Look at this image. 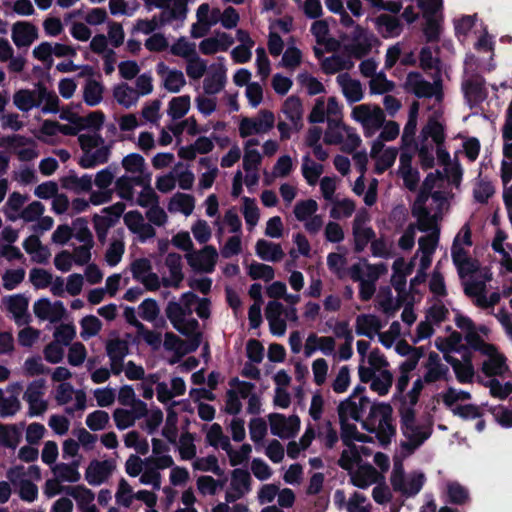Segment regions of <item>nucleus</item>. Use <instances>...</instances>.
<instances>
[{
    "label": "nucleus",
    "instance_id": "nucleus-49",
    "mask_svg": "<svg viewBox=\"0 0 512 512\" xmlns=\"http://www.w3.org/2000/svg\"><path fill=\"white\" fill-rule=\"evenodd\" d=\"M402 431L406 438V442H404L403 445L411 450L419 447L431 435L430 425L418 424L417 422L403 428Z\"/></svg>",
    "mask_w": 512,
    "mask_h": 512
},
{
    "label": "nucleus",
    "instance_id": "nucleus-11",
    "mask_svg": "<svg viewBox=\"0 0 512 512\" xmlns=\"http://www.w3.org/2000/svg\"><path fill=\"white\" fill-rule=\"evenodd\" d=\"M475 350L483 357L481 371L486 377H503L508 373L506 358L494 345L481 342Z\"/></svg>",
    "mask_w": 512,
    "mask_h": 512
},
{
    "label": "nucleus",
    "instance_id": "nucleus-5",
    "mask_svg": "<svg viewBox=\"0 0 512 512\" xmlns=\"http://www.w3.org/2000/svg\"><path fill=\"white\" fill-rule=\"evenodd\" d=\"M82 151L79 165L84 169H93L109 161L112 143L107 142L97 131H87L78 135Z\"/></svg>",
    "mask_w": 512,
    "mask_h": 512
},
{
    "label": "nucleus",
    "instance_id": "nucleus-60",
    "mask_svg": "<svg viewBox=\"0 0 512 512\" xmlns=\"http://www.w3.org/2000/svg\"><path fill=\"white\" fill-rule=\"evenodd\" d=\"M411 161V155L404 152L401 153L399 159V174L402 177L405 186L410 190H414L419 182V173L416 169L412 168Z\"/></svg>",
    "mask_w": 512,
    "mask_h": 512
},
{
    "label": "nucleus",
    "instance_id": "nucleus-12",
    "mask_svg": "<svg viewBox=\"0 0 512 512\" xmlns=\"http://www.w3.org/2000/svg\"><path fill=\"white\" fill-rule=\"evenodd\" d=\"M266 319L271 333L275 336H283L287 329V322H297V309L296 307H285L277 301H270L266 307Z\"/></svg>",
    "mask_w": 512,
    "mask_h": 512
},
{
    "label": "nucleus",
    "instance_id": "nucleus-46",
    "mask_svg": "<svg viewBox=\"0 0 512 512\" xmlns=\"http://www.w3.org/2000/svg\"><path fill=\"white\" fill-rule=\"evenodd\" d=\"M351 483L361 489L377 484L382 478L379 472L369 464H361L349 472Z\"/></svg>",
    "mask_w": 512,
    "mask_h": 512
},
{
    "label": "nucleus",
    "instance_id": "nucleus-1",
    "mask_svg": "<svg viewBox=\"0 0 512 512\" xmlns=\"http://www.w3.org/2000/svg\"><path fill=\"white\" fill-rule=\"evenodd\" d=\"M406 88L417 97L434 98L437 103V108L422 128L417 143L418 157L422 167H433L436 156L438 163L445 165L447 171H451L453 177L458 178L460 176V165L457 162L451 161L450 154L444 145L446 135L445 125L441 119V82L435 80L433 83H430L420 73L411 72L406 78Z\"/></svg>",
    "mask_w": 512,
    "mask_h": 512
},
{
    "label": "nucleus",
    "instance_id": "nucleus-19",
    "mask_svg": "<svg viewBox=\"0 0 512 512\" xmlns=\"http://www.w3.org/2000/svg\"><path fill=\"white\" fill-rule=\"evenodd\" d=\"M226 82V61L224 57H218L209 65L208 71L204 75L203 91L207 95H216L224 89Z\"/></svg>",
    "mask_w": 512,
    "mask_h": 512
},
{
    "label": "nucleus",
    "instance_id": "nucleus-10",
    "mask_svg": "<svg viewBox=\"0 0 512 512\" xmlns=\"http://www.w3.org/2000/svg\"><path fill=\"white\" fill-rule=\"evenodd\" d=\"M351 118L359 123L365 137H372L384 124V111L377 105L360 104L353 107Z\"/></svg>",
    "mask_w": 512,
    "mask_h": 512
},
{
    "label": "nucleus",
    "instance_id": "nucleus-30",
    "mask_svg": "<svg viewBox=\"0 0 512 512\" xmlns=\"http://www.w3.org/2000/svg\"><path fill=\"white\" fill-rule=\"evenodd\" d=\"M124 210L125 205L121 202H117L104 208L101 214L94 216V228L100 240L106 237L107 230L118 221L120 216L124 213Z\"/></svg>",
    "mask_w": 512,
    "mask_h": 512
},
{
    "label": "nucleus",
    "instance_id": "nucleus-34",
    "mask_svg": "<svg viewBox=\"0 0 512 512\" xmlns=\"http://www.w3.org/2000/svg\"><path fill=\"white\" fill-rule=\"evenodd\" d=\"M156 72L161 78L164 89L170 93H178L186 85L184 73L176 68H170L164 62L156 65Z\"/></svg>",
    "mask_w": 512,
    "mask_h": 512
},
{
    "label": "nucleus",
    "instance_id": "nucleus-21",
    "mask_svg": "<svg viewBox=\"0 0 512 512\" xmlns=\"http://www.w3.org/2000/svg\"><path fill=\"white\" fill-rule=\"evenodd\" d=\"M436 248L437 239L435 236H431L420 241V247H418L416 251V258H419L417 274L413 279H411V287L425 281L426 271L432 263Z\"/></svg>",
    "mask_w": 512,
    "mask_h": 512
},
{
    "label": "nucleus",
    "instance_id": "nucleus-8",
    "mask_svg": "<svg viewBox=\"0 0 512 512\" xmlns=\"http://www.w3.org/2000/svg\"><path fill=\"white\" fill-rule=\"evenodd\" d=\"M373 439V435H365L362 433H358V435H352L348 439H346V441L344 439H341L344 444V449L342 450V453L338 460V465L349 473L356 467L363 464L362 456H370L371 451L363 445L356 444V442H372Z\"/></svg>",
    "mask_w": 512,
    "mask_h": 512
},
{
    "label": "nucleus",
    "instance_id": "nucleus-13",
    "mask_svg": "<svg viewBox=\"0 0 512 512\" xmlns=\"http://www.w3.org/2000/svg\"><path fill=\"white\" fill-rule=\"evenodd\" d=\"M425 475L422 472L405 474L402 464H395L391 474V484L395 491L405 496H414L422 489Z\"/></svg>",
    "mask_w": 512,
    "mask_h": 512
},
{
    "label": "nucleus",
    "instance_id": "nucleus-3",
    "mask_svg": "<svg viewBox=\"0 0 512 512\" xmlns=\"http://www.w3.org/2000/svg\"><path fill=\"white\" fill-rule=\"evenodd\" d=\"M472 229L466 222L455 235L451 246V257L457 273L462 280L465 294L473 303L484 310H493L500 301V293L492 292L486 295V282L491 281L492 273L488 269L479 271L481 279L473 276L479 270V263L474 259L470 250L472 248Z\"/></svg>",
    "mask_w": 512,
    "mask_h": 512
},
{
    "label": "nucleus",
    "instance_id": "nucleus-7",
    "mask_svg": "<svg viewBox=\"0 0 512 512\" xmlns=\"http://www.w3.org/2000/svg\"><path fill=\"white\" fill-rule=\"evenodd\" d=\"M492 248L498 255L496 261L500 264L498 277L500 279V297L512 295V246L506 243V234L498 230L492 241Z\"/></svg>",
    "mask_w": 512,
    "mask_h": 512
},
{
    "label": "nucleus",
    "instance_id": "nucleus-14",
    "mask_svg": "<svg viewBox=\"0 0 512 512\" xmlns=\"http://www.w3.org/2000/svg\"><path fill=\"white\" fill-rule=\"evenodd\" d=\"M275 124V116L269 110H260L254 117H245L239 123V135L247 138L268 133Z\"/></svg>",
    "mask_w": 512,
    "mask_h": 512
},
{
    "label": "nucleus",
    "instance_id": "nucleus-40",
    "mask_svg": "<svg viewBox=\"0 0 512 512\" xmlns=\"http://www.w3.org/2000/svg\"><path fill=\"white\" fill-rule=\"evenodd\" d=\"M455 324L456 326L465 333V338L467 342L475 349L478 347V344L481 342H485L481 339L479 332L483 335H487L489 329L485 326L476 327L473 321L461 314L459 311L455 313Z\"/></svg>",
    "mask_w": 512,
    "mask_h": 512
},
{
    "label": "nucleus",
    "instance_id": "nucleus-58",
    "mask_svg": "<svg viewBox=\"0 0 512 512\" xmlns=\"http://www.w3.org/2000/svg\"><path fill=\"white\" fill-rule=\"evenodd\" d=\"M195 208V199L192 195L185 193L174 194L168 202L167 209L170 213H180L190 216Z\"/></svg>",
    "mask_w": 512,
    "mask_h": 512
},
{
    "label": "nucleus",
    "instance_id": "nucleus-62",
    "mask_svg": "<svg viewBox=\"0 0 512 512\" xmlns=\"http://www.w3.org/2000/svg\"><path fill=\"white\" fill-rule=\"evenodd\" d=\"M259 145L257 139H248L244 144V156H243V169L244 170H258L261 163L262 156L258 149Z\"/></svg>",
    "mask_w": 512,
    "mask_h": 512
},
{
    "label": "nucleus",
    "instance_id": "nucleus-17",
    "mask_svg": "<svg viewBox=\"0 0 512 512\" xmlns=\"http://www.w3.org/2000/svg\"><path fill=\"white\" fill-rule=\"evenodd\" d=\"M251 491V476L248 471L240 468L234 469L225 487V500L238 502Z\"/></svg>",
    "mask_w": 512,
    "mask_h": 512
},
{
    "label": "nucleus",
    "instance_id": "nucleus-47",
    "mask_svg": "<svg viewBox=\"0 0 512 512\" xmlns=\"http://www.w3.org/2000/svg\"><path fill=\"white\" fill-rule=\"evenodd\" d=\"M336 81L347 102L355 103L363 99L364 91L359 80L352 78L348 73H341Z\"/></svg>",
    "mask_w": 512,
    "mask_h": 512
},
{
    "label": "nucleus",
    "instance_id": "nucleus-51",
    "mask_svg": "<svg viewBox=\"0 0 512 512\" xmlns=\"http://www.w3.org/2000/svg\"><path fill=\"white\" fill-rule=\"evenodd\" d=\"M7 478L14 485L26 481H38L41 479V471L37 465H14L7 472Z\"/></svg>",
    "mask_w": 512,
    "mask_h": 512
},
{
    "label": "nucleus",
    "instance_id": "nucleus-53",
    "mask_svg": "<svg viewBox=\"0 0 512 512\" xmlns=\"http://www.w3.org/2000/svg\"><path fill=\"white\" fill-rule=\"evenodd\" d=\"M214 148V143L212 139L206 136H201L197 138L194 143L182 146L178 155L180 158L185 160H193L196 158L197 154H208Z\"/></svg>",
    "mask_w": 512,
    "mask_h": 512
},
{
    "label": "nucleus",
    "instance_id": "nucleus-55",
    "mask_svg": "<svg viewBox=\"0 0 512 512\" xmlns=\"http://www.w3.org/2000/svg\"><path fill=\"white\" fill-rule=\"evenodd\" d=\"M256 255L267 262H279L284 257V251L280 244L265 239H260L255 245Z\"/></svg>",
    "mask_w": 512,
    "mask_h": 512
},
{
    "label": "nucleus",
    "instance_id": "nucleus-22",
    "mask_svg": "<svg viewBox=\"0 0 512 512\" xmlns=\"http://www.w3.org/2000/svg\"><path fill=\"white\" fill-rule=\"evenodd\" d=\"M0 146L8 147L23 162L32 161L39 156L36 143L24 136L13 135L3 138Z\"/></svg>",
    "mask_w": 512,
    "mask_h": 512
},
{
    "label": "nucleus",
    "instance_id": "nucleus-57",
    "mask_svg": "<svg viewBox=\"0 0 512 512\" xmlns=\"http://www.w3.org/2000/svg\"><path fill=\"white\" fill-rule=\"evenodd\" d=\"M215 225L217 227V237L219 241L225 233H241V219L234 209L227 210L224 216L215 222Z\"/></svg>",
    "mask_w": 512,
    "mask_h": 512
},
{
    "label": "nucleus",
    "instance_id": "nucleus-52",
    "mask_svg": "<svg viewBox=\"0 0 512 512\" xmlns=\"http://www.w3.org/2000/svg\"><path fill=\"white\" fill-rule=\"evenodd\" d=\"M198 165L200 172L198 186L202 190H207L212 187L219 174L216 160L212 157H202L200 158Z\"/></svg>",
    "mask_w": 512,
    "mask_h": 512
},
{
    "label": "nucleus",
    "instance_id": "nucleus-32",
    "mask_svg": "<svg viewBox=\"0 0 512 512\" xmlns=\"http://www.w3.org/2000/svg\"><path fill=\"white\" fill-rule=\"evenodd\" d=\"M38 37V28L31 22L17 21L11 27V39L19 49L29 48Z\"/></svg>",
    "mask_w": 512,
    "mask_h": 512
},
{
    "label": "nucleus",
    "instance_id": "nucleus-33",
    "mask_svg": "<svg viewBox=\"0 0 512 512\" xmlns=\"http://www.w3.org/2000/svg\"><path fill=\"white\" fill-rule=\"evenodd\" d=\"M33 311L40 320L56 323L62 320L66 309L61 301L52 302L48 298H41L34 303Z\"/></svg>",
    "mask_w": 512,
    "mask_h": 512
},
{
    "label": "nucleus",
    "instance_id": "nucleus-43",
    "mask_svg": "<svg viewBox=\"0 0 512 512\" xmlns=\"http://www.w3.org/2000/svg\"><path fill=\"white\" fill-rule=\"evenodd\" d=\"M146 413V403L137 402L136 407L130 409L117 408L113 412V419L119 430H125L132 427L136 420L143 418Z\"/></svg>",
    "mask_w": 512,
    "mask_h": 512
},
{
    "label": "nucleus",
    "instance_id": "nucleus-31",
    "mask_svg": "<svg viewBox=\"0 0 512 512\" xmlns=\"http://www.w3.org/2000/svg\"><path fill=\"white\" fill-rule=\"evenodd\" d=\"M122 167L128 176L141 185L151 181V174L147 171L145 159L138 153H131L122 159Z\"/></svg>",
    "mask_w": 512,
    "mask_h": 512
},
{
    "label": "nucleus",
    "instance_id": "nucleus-39",
    "mask_svg": "<svg viewBox=\"0 0 512 512\" xmlns=\"http://www.w3.org/2000/svg\"><path fill=\"white\" fill-rule=\"evenodd\" d=\"M455 324L456 326L465 333V338L467 342L475 349L478 347V344L481 342H485L481 339L479 332L483 335H487L489 329L485 326L476 327L473 321L461 314L459 311L455 313Z\"/></svg>",
    "mask_w": 512,
    "mask_h": 512
},
{
    "label": "nucleus",
    "instance_id": "nucleus-9",
    "mask_svg": "<svg viewBox=\"0 0 512 512\" xmlns=\"http://www.w3.org/2000/svg\"><path fill=\"white\" fill-rule=\"evenodd\" d=\"M324 142L328 145H340L345 152L351 153L361 144V138L355 129L342 120L329 121L324 132Z\"/></svg>",
    "mask_w": 512,
    "mask_h": 512
},
{
    "label": "nucleus",
    "instance_id": "nucleus-64",
    "mask_svg": "<svg viewBox=\"0 0 512 512\" xmlns=\"http://www.w3.org/2000/svg\"><path fill=\"white\" fill-rule=\"evenodd\" d=\"M13 103L23 112H28L35 107H39V91L21 89L14 94Z\"/></svg>",
    "mask_w": 512,
    "mask_h": 512
},
{
    "label": "nucleus",
    "instance_id": "nucleus-27",
    "mask_svg": "<svg viewBox=\"0 0 512 512\" xmlns=\"http://www.w3.org/2000/svg\"><path fill=\"white\" fill-rule=\"evenodd\" d=\"M186 259L193 270L211 273L215 268L218 252L215 247L206 245L201 250L187 253Z\"/></svg>",
    "mask_w": 512,
    "mask_h": 512
},
{
    "label": "nucleus",
    "instance_id": "nucleus-45",
    "mask_svg": "<svg viewBox=\"0 0 512 512\" xmlns=\"http://www.w3.org/2000/svg\"><path fill=\"white\" fill-rule=\"evenodd\" d=\"M377 43L378 40L372 33L360 27H356L349 50L352 55L361 58L369 53L372 47Z\"/></svg>",
    "mask_w": 512,
    "mask_h": 512
},
{
    "label": "nucleus",
    "instance_id": "nucleus-50",
    "mask_svg": "<svg viewBox=\"0 0 512 512\" xmlns=\"http://www.w3.org/2000/svg\"><path fill=\"white\" fill-rule=\"evenodd\" d=\"M165 266L169 269V277H163L161 284L164 287L178 288L183 280L182 258L177 253H169L165 259Z\"/></svg>",
    "mask_w": 512,
    "mask_h": 512
},
{
    "label": "nucleus",
    "instance_id": "nucleus-20",
    "mask_svg": "<svg viewBox=\"0 0 512 512\" xmlns=\"http://www.w3.org/2000/svg\"><path fill=\"white\" fill-rule=\"evenodd\" d=\"M369 222L370 216L366 210L357 212L352 224V235L356 252H362L375 237V232L369 226Z\"/></svg>",
    "mask_w": 512,
    "mask_h": 512
},
{
    "label": "nucleus",
    "instance_id": "nucleus-35",
    "mask_svg": "<svg viewBox=\"0 0 512 512\" xmlns=\"http://www.w3.org/2000/svg\"><path fill=\"white\" fill-rule=\"evenodd\" d=\"M123 220L129 231L135 234L141 242L153 238L156 234L153 226L145 221L139 211L127 212L124 214Z\"/></svg>",
    "mask_w": 512,
    "mask_h": 512
},
{
    "label": "nucleus",
    "instance_id": "nucleus-4",
    "mask_svg": "<svg viewBox=\"0 0 512 512\" xmlns=\"http://www.w3.org/2000/svg\"><path fill=\"white\" fill-rule=\"evenodd\" d=\"M444 167L445 176L440 172L430 173L422 186L418 200L415 202L412 208L413 215L417 218L416 228L422 232L428 233L426 236L419 238L418 247H420V241L422 239L435 236L437 244L439 243L440 230L437 225L436 215H431L426 208L423 206L424 200L430 195L432 199L439 205H442L447 200L449 192L446 191V186L453 183L458 185L462 176V170L460 169V176L454 178L451 171H447L446 166Z\"/></svg>",
    "mask_w": 512,
    "mask_h": 512
},
{
    "label": "nucleus",
    "instance_id": "nucleus-42",
    "mask_svg": "<svg viewBox=\"0 0 512 512\" xmlns=\"http://www.w3.org/2000/svg\"><path fill=\"white\" fill-rule=\"evenodd\" d=\"M158 9L161 10L158 18L163 25L173 21H183L187 13L185 0H161Z\"/></svg>",
    "mask_w": 512,
    "mask_h": 512
},
{
    "label": "nucleus",
    "instance_id": "nucleus-28",
    "mask_svg": "<svg viewBox=\"0 0 512 512\" xmlns=\"http://www.w3.org/2000/svg\"><path fill=\"white\" fill-rule=\"evenodd\" d=\"M234 44V37L224 31L217 30L199 43V51L205 56L227 52Z\"/></svg>",
    "mask_w": 512,
    "mask_h": 512
},
{
    "label": "nucleus",
    "instance_id": "nucleus-6",
    "mask_svg": "<svg viewBox=\"0 0 512 512\" xmlns=\"http://www.w3.org/2000/svg\"><path fill=\"white\" fill-rule=\"evenodd\" d=\"M196 302L197 296L192 292H186L179 302H170L167 306L168 319L183 335H191L197 329L198 322L191 318Z\"/></svg>",
    "mask_w": 512,
    "mask_h": 512
},
{
    "label": "nucleus",
    "instance_id": "nucleus-48",
    "mask_svg": "<svg viewBox=\"0 0 512 512\" xmlns=\"http://www.w3.org/2000/svg\"><path fill=\"white\" fill-rule=\"evenodd\" d=\"M385 272L386 267L383 264L372 265L365 260L353 264L349 269L350 278L359 283L367 278L378 279Z\"/></svg>",
    "mask_w": 512,
    "mask_h": 512
},
{
    "label": "nucleus",
    "instance_id": "nucleus-38",
    "mask_svg": "<svg viewBox=\"0 0 512 512\" xmlns=\"http://www.w3.org/2000/svg\"><path fill=\"white\" fill-rule=\"evenodd\" d=\"M2 304L6 310L12 314L16 324L23 325L28 322L29 315L27 313L29 306V298L25 294H14L5 296Z\"/></svg>",
    "mask_w": 512,
    "mask_h": 512
},
{
    "label": "nucleus",
    "instance_id": "nucleus-2",
    "mask_svg": "<svg viewBox=\"0 0 512 512\" xmlns=\"http://www.w3.org/2000/svg\"><path fill=\"white\" fill-rule=\"evenodd\" d=\"M369 409V415L363 422V427L373 435L381 446L389 445L396 434L393 420V408L387 402L370 403L365 395H349L340 401L337 413L341 428V439H348L352 435H358L357 422L362 421L364 414Z\"/></svg>",
    "mask_w": 512,
    "mask_h": 512
},
{
    "label": "nucleus",
    "instance_id": "nucleus-25",
    "mask_svg": "<svg viewBox=\"0 0 512 512\" xmlns=\"http://www.w3.org/2000/svg\"><path fill=\"white\" fill-rule=\"evenodd\" d=\"M270 431L281 439L293 438L300 430L301 421L297 415L285 416L274 413L268 416Z\"/></svg>",
    "mask_w": 512,
    "mask_h": 512
},
{
    "label": "nucleus",
    "instance_id": "nucleus-26",
    "mask_svg": "<svg viewBox=\"0 0 512 512\" xmlns=\"http://www.w3.org/2000/svg\"><path fill=\"white\" fill-rule=\"evenodd\" d=\"M116 470L113 459L92 460L85 469V480L91 486H100L107 482Z\"/></svg>",
    "mask_w": 512,
    "mask_h": 512
},
{
    "label": "nucleus",
    "instance_id": "nucleus-23",
    "mask_svg": "<svg viewBox=\"0 0 512 512\" xmlns=\"http://www.w3.org/2000/svg\"><path fill=\"white\" fill-rule=\"evenodd\" d=\"M358 375L362 383H370V389L379 396L389 393L393 384V374L389 370L372 373L365 365L358 366Z\"/></svg>",
    "mask_w": 512,
    "mask_h": 512
},
{
    "label": "nucleus",
    "instance_id": "nucleus-59",
    "mask_svg": "<svg viewBox=\"0 0 512 512\" xmlns=\"http://www.w3.org/2000/svg\"><path fill=\"white\" fill-rule=\"evenodd\" d=\"M380 319L372 314H361L357 316L355 329L358 335L373 338L381 329Z\"/></svg>",
    "mask_w": 512,
    "mask_h": 512
},
{
    "label": "nucleus",
    "instance_id": "nucleus-16",
    "mask_svg": "<svg viewBox=\"0 0 512 512\" xmlns=\"http://www.w3.org/2000/svg\"><path fill=\"white\" fill-rule=\"evenodd\" d=\"M46 381L36 379L31 381L23 394L24 401L28 404V415L30 417L40 416L48 409V402L45 400Z\"/></svg>",
    "mask_w": 512,
    "mask_h": 512
},
{
    "label": "nucleus",
    "instance_id": "nucleus-41",
    "mask_svg": "<svg viewBox=\"0 0 512 512\" xmlns=\"http://www.w3.org/2000/svg\"><path fill=\"white\" fill-rule=\"evenodd\" d=\"M336 348V341L331 336H318L311 333L305 340L303 352L306 357H311L317 351L326 356L333 355Z\"/></svg>",
    "mask_w": 512,
    "mask_h": 512
},
{
    "label": "nucleus",
    "instance_id": "nucleus-54",
    "mask_svg": "<svg viewBox=\"0 0 512 512\" xmlns=\"http://www.w3.org/2000/svg\"><path fill=\"white\" fill-rule=\"evenodd\" d=\"M282 113L286 119L293 123L295 128L303 126V105L299 97L295 95L289 96L283 103Z\"/></svg>",
    "mask_w": 512,
    "mask_h": 512
},
{
    "label": "nucleus",
    "instance_id": "nucleus-37",
    "mask_svg": "<svg viewBox=\"0 0 512 512\" xmlns=\"http://www.w3.org/2000/svg\"><path fill=\"white\" fill-rule=\"evenodd\" d=\"M106 352L110 360L111 372L119 375L122 372V362L129 352V344L118 337L110 338L106 342Z\"/></svg>",
    "mask_w": 512,
    "mask_h": 512
},
{
    "label": "nucleus",
    "instance_id": "nucleus-61",
    "mask_svg": "<svg viewBox=\"0 0 512 512\" xmlns=\"http://www.w3.org/2000/svg\"><path fill=\"white\" fill-rule=\"evenodd\" d=\"M23 247L31 260L36 263H45L50 257V251L43 246L37 236H29L23 243Z\"/></svg>",
    "mask_w": 512,
    "mask_h": 512
},
{
    "label": "nucleus",
    "instance_id": "nucleus-29",
    "mask_svg": "<svg viewBox=\"0 0 512 512\" xmlns=\"http://www.w3.org/2000/svg\"><path fill=\"white\" fill-rule=\"evenodd\" d=\"M476 57L474 55H468L465 59V72L466 79L462 84V89L465 97L469 103L481 101L484 96V86L481 78L470 79L468 73L475 70Z\"/></svg>",
    "mask_w": 512,
    "mask_h": 512
},
{
    "label": "nucleus",
    "instance_id": "nucleus-63",
    "mask_svg": "<svg viewBox=\"0 0 512 512\" xmlns=\"http://www.w3.org/2000/svg\"><path fill=\"white\" fill-rule=\"evenodd\" d=\"M191 108V97L189 95H180L173 97L167 105V115L172 120L183 118Z\"/></svg>",
    "mask_w": 512,
    "mask_h": 512
},
{
    "label": "nucleus",
    "instance_id": "nucleus-44",
    "mask_svg": "<svg viewBox=\"0 0 512 512\" xmlns=\"http://www.w3.org/2000/svg\"><path fill=\"white\" fill-rule=\"evenodd\" d=\"M424 368L425 372L422 377L426 380L427 384L448 380L449 368L442 362L437 353H429Z\"/></svg>",
    "mask_w": 512,
    "mask_h": 512
},
{
    "label": "nucleus",
    "instance_id": "nucleus-56",
    "mask_svg": "<svg viewBox=\"0 0 512 512\" xmlns=\"http://www.w3.org/2000/svg\"><path fill=\"white\" fill-rule=\"evenodd\" d=\"M354 62L349 55L335 53L325 57L321 62V68L326 74H335L341 71L350 70Z\"/></svg>",
    "mask_w": 512,
    "mask_h": 512
},
{
    "label": "nucleus",
    "instance_id": "nucleus-18",
    "mask_svg": "<svg viewBox=\"0 0 512 512\" xmlns=\"http://www.w3.org/2000/svg\"><path fill=\"white\" fill-rule=\"evenodd\" d=\"M197 22L194 23L190 30V35L194 39L204 37L209 30L220 23L221 10L212 8L208 3L201 4L196 11Z\"/></svg>",
    "mask_w": 512,
    "mask_h": 512
},
{
    "label": "nucleus",
    "instance_id": "nucleus-36",
    "mask_svg": "<svg viewBox=\"0 0 512 512\" xmlns=\"http://www.w3.org/2000/svg\"><path fill=\"white\" fill-rule=\"evenodd\" d=\"M398 155V150L394 147H386L380 140H374L371 145L370 156L375 160V169L377 173H383L390 168Z\"/></svg>",
    "mask_w": 512,
    "mask_h": 512
},
{
    "label": "nucleus",
    "instance_id": "nucleus-24",
    "mask_svg": "<svg viewBox=\"0 0 512 512\" xmlns=\"http://www.w3.org/2000/svg\"><path fill=\"white\" fill-rule=\"evenodd\" d=\"M130 271L133 278L149 291H156L162 285L161 279L152 271L151 261L147 258H138L131 262Z\"/></svg>",
    "mask_w": 512,
    "mask_h": 512
},
{
    "label": "nucleus",
    "instance_id": "nucleus-15",
    "mask_svg": "<svg viewBox=\"0 0 512 512\" xmlns=\"http://www.w3.org/2000/svg\"><path fill=\"white\" fill-rule=\"evenodd\" d=\"M275 499L280 507H293L296 495L290 488H281L275 483L263 484L257 490V501L259 504H271Z\"/></svg>",
    "mask_w": 512,
    "mask_h": 512
}]
</instances>
